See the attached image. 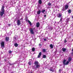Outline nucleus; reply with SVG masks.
I'll return each instance as SVG.
<instances>
[{
    "label": "nucleus",
    "instance_id": "a878e982",
    "mask_svg": "<svg viewBox=\"0 0 73 73\" xmlns=\"http://www.w3.org/2000/svg\"><path fill=\"white\" fill-rule=\"evenodd\" d=\"M72 52L71 53V54L72 55H73V48H72Z\"/></svg>",
    "mask_w": 73,
    "mask_h": 73
},
{
    "label": "nucleus",
    "instance_id": "20e7f679",
    "mask_svg": "<svg viewBox=\"0 0 73 73\" xmlns=\"http://www.w3.org/2000/svg\"><path fill=\"white\" fill-rule=\"evenodd\" d=\"M17 25H18V26L20 25L21 24V21H20V20H18L17 21Z\"/></svg>",
    "mask_w": 73,
    "mask_h": 73
},
{
    "label": "nucleus",
    "instance_id": "1a4fd4ad",
    "mask_svg": "<svg viewBox=\"0 0 73 73\" xmlns=\"http://www.w3.org/2000/svg\"><path fill=\"white\" fill-rule=\"evenodd\" d=\"M37 13L38 15H40L41 13V10H39L37 11Z\"/></svg>",
    "mask_w": 73,
    "mask_h": 73
},
{
    "label": "nucleus",
    "instance_id": "72a5a7b5",
    "mask_svg": "<svg viewBox=\"0 0 73 73\" xmlns=\"http://www.w3.org/2000/svg\"><path fill=\"white\" fill-rule=\"evenodd\" d=\"M44 41H46V38H44Z\"/></svg>",
    "mask_w": 73,
    "mask_h": 73
},
{
    "label": "nucleus",
    "instance_id": "e433bc0d",
    "mask_svg": "<svg viewBox=\"0 0 73 73\" xmlns=\"http://www.w3.org/2000/svg\"><path fill=\"white\" fill-rule=\"evenodd\" d=\"M20 20H23V18H21V19H20Z\"/></svg>",
    "mask_w": 73,
    "mask_h": 73
},
{
    "label": "nucleus",
    "instance_id": "423d86ee",
    "mask_svg": "<svg viewBox=\"0 0 73 73\" xmlns=\"http://www.w3.org/2000/svg\"><path fill=\"white\" fill-rule=\"evenodd\" d=\"M69 7V5H65V9H68V7Z\"/></svg>",
    "mask_w": 73,
    "mask_h": 73
},
{
    "label": "nucleus",
    "instance_id": "f257e3e1",
    "mask_svg": "<svg viewBox=\"0 0 73 73\" xmlns=\"http://www.w3.org/2000/svg\"><path fill=\"white\" fill-rule=\"evenodd\" d=\"M2 11L0 12V15L1 16H2L4 13V6H3L1 9Z\"/></svg>",
    "mask_w": 73,
    "mask_h": 73
},
{
    "label": "nucleus",
    "instance_id": "4468645a",
    "mask_svg": "<svg viewBox=\"0 0 73 73\" xmlns=\"http://www.w3.org/2000/svg\"><path fill=\"white\" fill-rule=\"evenodd\" d=\"M40 66V64H38L36 65V67L37 68H39Z\"/></svg>",
    "mask_w": 73,
    "mask_h": 73
},
{
    "label": "nucleus",
    "instance_id": "9b49d317",
    "mask_svg": "<svg viewBox=\"0 0 73 73\" xmlns=\"http://www.w3.org/2000/svg\"><path fill=\"white\" fill-rule=\"evenodd\" d=\"M35 65H38V64H39V63H38V61H36L35 62Z\"/></svg>",
    "mask_w": 73,
    "mask_h": 73
},
{
    "label": "nucleus",
    "instance_id": "4c0bfd02",
    "mask_svg": "<svg viewBox=\"0 0 73 73\" xmlns=\"http://www.w3.org/2000/svg\"><path fill=\"white\" fill-rule=\"evenodd\" d=\"M60 71H61V70H59V71L60 72Z\"/></svg>",
    "mask_w": 73,
    "mask_h": 73
},
{
    "label": "nucleus",
    "instance_id": "4be33fe9",
    "mask_svg": "<svg viewBox=\"0 0 73 73\" xmlns=\"http://www.w3.org/2000/svg\"><path fill=\"white\" fill-rule=\"evenodd\" d=\"M51 5L52 4L50 3H48V5H49V6H50V5Z\"/></svg>",
    "mask_w": 73,
    "mask_h": 73
},
{
    "label": "nucleus",
    "instance_id": "b1692460",
    "mask_svg": "<svg viewBox=\"0 0 73 73\" xmlns=\"http://www.w3.org/2000/svg\"><path fill=\"white\" fill-rule=\"evenodd\" d=\"M32 50L33 51H35V48H33L32 49Z\"/></svg>",
    "mask_w": 73,
    "mask_h": 73
},
{
    "label": "nucleus",
    "instance_id": "f704fd0d",
    "mask_svg": "<svg viewBox=\"0 0 73 73\" xmlns=\"http://www.w3.org/2000/svg\"><path fill=\"white\" fill-rule=\"evenodd\" d=\"M46 15H44V17H46Z\"/></svg>",
    "mask_w": 73,
    "mask_h": 73
},
{
    "label": "nucleus",
    "instance_id": "58836bf2",
    "mask_svg": "<svg viewBox=\"0 0 73 73\" xmlns=\"http://www.w3.org/2000/svg\"><path fill=\"white\" fill-rule=\"evenodd\" d=\"M68 20H69V18H68Z\"/></svg>",
    "mask_w": 73,
    "mask_h": 73
},
{
    "label": "nucleus",
    "instance_id": "2f4dec72",
    "mask_svg": "<svg viewBox=\"0 0 73 73\" xmlns=\"http://www.w3.org/2000/svg\"><path fill=\"white\" fill-rule=\"evenodd\" d=\"M9 52V53H12V51L11 50H10Z\"/></svg>",
    "mask_w": 73,
    "mask_h": 73
},
{
    "label": "nucleus",
    "instance_id": "7ed1b4c3",
    "mask_svg": "<svg viewBox=\"0 0 73 73\" xmlns=\"http://www.w3.org/2000/svg\"><path fill=\"white\" fill-rule=\"evenodd\" d=\"M1 47L2 48H4V42H2L1 43Z\"/></svg>",
    "mask_w": 73,
    "mask_h": 73
},
{
    "label": "nucleus",
    "instance_id": "0eeeda50",
    "mask_svg": "<svg viewBox=\"0 0 73 73\" xmlns=\"http://www.w3.org/2000/svg\"><path fill=\"white\" fill-rule=\"evenodd\" d=\"M62 16V14H58L57 15V16L58 17H61Z\"/></svg>",
    "mask_w": 73,
    "mask_h": 73
},
{
    "label": "nucleus",
    "instance_id": "6ab92c4d",
    "mask_svg": "<svg viewBox=\"0 0 73 73\" xmlns=\"http://www.w3.org/2000/svg\"><path fill=\"white\" fill-rule=\"evenodd\" d=\"M72 60V58L71 57H70L68 58V62H69V61H70L71 60Z\"/></svg>",
    "mask_w": 73,
    "mask_h": 73
},
{
    "label": "nucleus",
    "instance_id": "2eb2a0df",
    "mask_svg": "<svg viewBox=\"0 0 73 73\" xmlns=\"http://www.w3.org/2000/svg\"><path fill=\"white\" fill-rule=\"evenodd\" d=\"M50 48H51L52 49L53 48V45L52 44L50 45Z\"/></svg>",
    "mask_w": 73,
    "mask_h": 73
},
{
    "label": "nucleus",
    "instance_id": "39448f33",
    "mask_svg": "<svg viewBox=\"0 0 73 73\" xmlns=\"http://www.w3.org/2000/svg\"><path fill=\"white\" fill-rule=\"evenodd\" d=\"M30 31L31 34H32L33 35L34 34V31H33V29H30Z\"/></svg>",
    "mask_w": 73,
    "mask_h": 73
},
{
    "label": "nucleus",
    "instance_id": "9d476101",
    "mask_svg": "<svg viewBox=\"0 0 73 73\" xmlns=\"http://www.w3.org/2000/svg\"><path fill=\"white\" fill-rule=\"evenodd\" d=\"M36 27L38 28V27H39V26H40V23H39V22L37 23H36Z\"/></svg>",
    "mask_w": 73,
    "mask_h": 73
},
{
    "label": "nucleus",
    "instance_id": "bb28decb",
    "mask_svg": "<svg viewBox=\"0 0 73 73\" xmlns=\"http://www.w3.org/2000/svg\"><path fill=\"white\" fill-rule=\"evenodd\" d=\"M28 64L29 65H31V62H29Z\"/></svg>",
    "mask_w": 73,
    "mask_h": 73
},
{
    "label": "nucleus",
    "instance_id": "aec40b11",
    "mask_svg": "<svg viewBox=\"0 0 73 73\" xmlns=\"http://www.w3.org/2000/svg\"><path fill=\"white\" fill-rule=\"evenodd\" d=\"M14 46L16 47H17L18 46V44L17 43H15L14 44Z\"/></svg>",
    "mask_w": 73,
    "mask_h": 73
},
{
    "label": "nucleus",
    "instance_id": "dca6fc26",
    "mask_svg": "<svg viewBox=\"0 0 73 73\" xmlns=\"http://www.w3.org/2000/svg\"><path fill=\"white\" fill-rule=\"evenodd\" d=\"M45 12V10H42L41 11V12L42 13H44V14H45V13H44V12Z\"/></svg>",
    "mask_w": 73,
    "mask_h": 73
},
{
    "label": "nucleus",
    "instance_id": "a211bd4d",
    "mask_svg": "<svg viewBox=\"0 0 73 73\" xmlns=\"http://www.w3.org/2000/svg\"><path fill=\"white\" fill-rule=\"evenodd\" d=\"M66 48H62V51H63V52H65V51H66Z\"/></svg>",
    "mask_w": 73,
    "mask_h": 73
},
{
    "label": "nucleus",
    "instance_id": "412c9836",
    "mask_svg": "<svg viewBox=\"0 0 73 73\" xmlns=\"http://www.w3.org/2000/svg\"><path fill=\"white\" fill-rule=\"evenodd\" d=\"M43 58H46V55H43L42 56Z\"/></svg>",
    "mask_w": 73,
    "mask_h": 73
},
{
    "label": "nucleus",
    "instance_id": "ddd939ff",
    "mask_svg": "<svg viewBox=\"0 0 73 73\" xmlns=\"http://www.w3.org/2000/svg\"><path fill=\"white\" fill-rule=\"evenodd\" d=\"M38 3L39 4H41L42 3V1H41V0H39Z\"/></svg>",
    "mask_w": 73,
    "mask_h": 73
},
{
    "label": "nucleus",
    "instance_id": "f03ea898",
    "mask_svg": "<svg viewBox=\"0 0 73 73\" xmlns=\"http://www.w3.org/2000/svg\"><path fill=\"white\" fill-rule=\"evenodd\" d=\"M66 60H63V64L64 65H68V64L69 63V61H67L66 62Z\"/></svg>",
    "mask_w": 73,
    "mask_h": 73
},
{
    "label": "nucleus",
    "instance_id": "6e6552de",
    "mask_svg": "<svg viewBox=\"0 0 73 73\" xmlns=\"http://www.w3.org/2000/svg\"><path fill=\"white\" fill-rule=\"evenodd\" d=\"M41 54H42L41 52H40L39 53V55L38 56V58H40V56H41Z\"/></svg>",
    "mask_w": 73,
    "mask_h": 73
},
{
    "label": "nucleus",
    "instance_id": "f3484780",
    "mask_svg": "<svg viewBox=\"0 0 73 73\" xmlns=\"http://www.w3.org/2000/svg\"><path fill=\"white\" fill-rule=\"evenodd\" d=\"M28 23H29V24H30V25H32V23L31 22L29 21V20H28Z\"/></svg>",
    "mask_w": 73,
    "mask_h": 73
},
{
    "label": "nucleus",
    "instance_id": "7c9ffc66",
    "mask_svg": "<svg viewBox=\"0 0 73 73\" xmlns=\"http://www.w3.org/2000/svg\"><path fill=\"white\" fill-rule=\"evenodd\" d=\"M46 51V50H45V49H43V51L44 52H45Z\"/></svg>",
    "mask_w": 73,
    "mask_h": 73
},
{
    "label": "nucleus",
    "instance_id": "c85d7f7f",
    "mask_svg": "<svg viewBox=\"0 0 73 73\" xmlns=\"http://www.w3.org/2000/svg\"><path fill=\"white\" fill-rule=\"evenodd\" d=\"M67 42V41H66V40L65 39H64V42H65V43H66Z\"/></svg>",
    "mask_w": 73,
    "mask_h": 73
},
{
    "label": "nucleus",
    "instance_id": "f8f14e48",
    "mask_svg": "<svg viewBox=\"0 0 73 73\" xmlns=\"http://www.w3.org/2000/svg\"><path fill=\"white\" fill-rule=\"evenodd\" d=\"M5 40L6 41H8L9 40V37H7L5 38Z\"/></svg>",
    "mask_w": 73,
    "mask_h": 73
},
{
    "label": "nucleus",
    "instance_id": "473e14b6",
    "mask_svg": "<svg viewBox=\"0 0 73 73\" xmlns=\"http://www.w3.org/2000/svg\"><path fill=\"white\" fill-rule=\"evenodd\" d=\"M50 71H51L52 72H53V70H52V69H50Z\"/></svg>",
    "mask_w": 73,
    "mask_h": 73
},
{
    "label": "nucleus",
    "instance_id": "c9c22d12",
    "mask_svg": "<svg viewBox=\"0 0 73 73\" xmlns=\"http://www.w3.org/2000/svg\"><path fill=\"white\" fill-rule=\"evenodd\" d=\"M5 61H7V60L6 59H5Z\"/></svg>",
    "mask_w": 73,
    "mask_h": 73
},
{
    "label": "nucleus",
    "instance_id": "393cba45",
    "mask_svg": "<svg viewBox=\"0 0 73 73\" xmlns=\"http://www.w3.org/2000/svg\"><path fill=\"white\" fill-rule=\"evenodd\" d=\"M39 45L40 47H41V43H39Z\"/></svg>",
    "mask_w": 73,
    "mask_h": 73
},
{
    "label": "nucleus",
    "instance_id": "c756f323",
    "mask_svg": "<svg viewBox=\"0 0 73 73\" xmlns=\"http://www.w3.org/2000/svg\"><path fill=\"white\" fill-rule=\"evenodd\" d=\"M62 17L60 19V21H62Z\"/></svg>",
    "mask_w": 73,
    "mask_h": 73
},
{
    "label": "nucleus",
    "instance_id": "cd10ccee",
    "mask_svg": "<svg viewBox=\"0 0 73 73\" xmlns=\"http://www.w3.org/2000/svg\"><path fill=\"white\" fill-rule=\"evenodd\" d=\"M62 11H65V9H64V8H63L62 9Z\"/></svg>",
    "mask_w": 73,
    "mask_h": 73
},
{
    "label": "nucleus",
    "instance_id": "5701e85b",
    "mask_svg": "<svg viewBox=\"0 0 73 73\" xmlns=\"http://www.w3.org/2000/svg\"><path fill=\"white\" fill-rule=\"evenodd\" d=\"M68 12L69 13H71V10H69Z\"/></svg>",
    "mask_w": 73,
    "mask_h": 73
}]
</instances>
